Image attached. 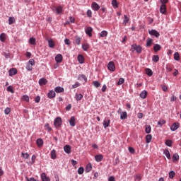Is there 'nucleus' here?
Instances as JSON below:
<instances>
[{"label": "nucleus", "instance_id": "79ce46f5", "mask_svg": "<svg viewBox=\"0 0 181 181\" xmlns=\"http://www.w3.org/2000/svg\"><path fill=\"white\" fill-rule=\"evenodd\" d=\"M83 98V95L79 93L76 95V101H80Z\"/></svg>", "mask_w": 181, "mask_h": 181}, {"label": "nucleus", "instance_id": "a19ab883", "mask_svg": "<svg viewBox=\"0 0 181 181\" xmlns=\"http://www.w3.org/2000/svg\"><path fill=\"white\" fill-rule=\"evenodd\" d=\"M179 159V155L177 153H175L173 156V162H177V160Z\"/></svg>", "mask_w": 181, "mask_h": 181}, {"label": "nucleus", "instance_id": "69168bd1", "mask_svg": "<svg viewBox=\"0 0 181 181\" xmlns=\"http://www.w3.org/2000/svg\"><path fill=\"white\" fill-rule=\"evenodd\" d=\"M64 43H65V45H70L71 43V42H70L69 39L66 38L64 40Z\"/></svg>", "mask_w": 181, "mask_h": 181}, {"label": "nucleus", "instance_id": "f257e3e1", "mask_svg": "<svg viewBox=\"0 0 181 181\" xmlns=\"http://www.w3.org/2000/svg\"><path fill=\"white\" fill-rule=\"evenodd\" d=\"M131 50L132 52H136L139 54L142 53V47L141 45H137L136 44L132 45V49Z\"/></svg>", "mask_w": 181, "mask_h": 181}, {"label": "nucleus", "instance_id": "4468645a", "mask_svg": "<svg viewBox=\"0 0 181 181\" xmlns=\"http://www.w3.org/2000/svg\"><path fill=\"white\" fill-rule=\"evenodd\" d=\"M64 151L66 153H71V146H70L69 145H66L64 147Z\"/></svg>", "mask_w": 181, "mask_h": 181}, {"label": "nucleus", "instance_id": "3c124183", "mask_svg": "<svg viewBox=\"0 0 181 181\" xmlns=\"http://www.w3.org/2000/svg\"><path fill=\"white\" fill-rule=\"evenodd\" d=\"M7 91H8V93H12V94H13V93H15V91L13 90V88L11 86H9L7 88Z\"/></svg>", "mask_w": 181, "mask_h": 181}, {"label": "nucleus", "instance_id": "c9c22d12", "mask_svg": "<svg viewBox=\"0 0 181 181\" xmlns=\"http://www.w3.org/2000/svg\"><path fill=\"white\" fill-rule=\"evenodd\" d=\"M152 60L154 63H158L159 62V56L158 55L153 56Z\"/></svg>", "mask_w": 181, "mask_h": 181}, {"label": "nucleus", "instance_id": "f03ea898", "mask_svg": "<svg viewBox=\"0 0 181 181\" xmlns=\"http://www.w3.org/2000/svg\"><path fill=\"white\" fill-rule=\"evenodd\" d=\"M62 117H58L54 121V125L55 128H60V127H62Z\"/></svg>", "mask_w": 181, "mask_h": 181}, {"label": "nucleus", "instance_id": "09e8293b", "mask_svg": "<svg viewBox=\"0 0 181 181\" xmlns=\"http://www.w3.org/2000/svg\"><path fill=\"white\" fill-rule=\"evenodd\" d=\"M128 22H129V18H128V16H127V15H124L123 23H124V25H127V23H128Z\"/></svg>", "mask_w": 181, "mask_h": 181}, {"label": "nucleus", "instance_id": "a18cd8bd", "mask_svg": "<svg viewBox=\"0 0 181 181\" xmlns=\"http://www.w3.org/2000/svg\"><path fill=\"white\" fill-rule=\"evenodd\" d=\"M112 5L113 8H118V2H117V0H112Z\"/></svg>", "mask_w": 181, "mask_h": 181}, {"label": "nucleus", "instance_id": "37998d69", "mask_svg": "<svg viewBox=\"0 0 181 181\" xmlns=\"http://www.w3.org/2000/svg\"><path fill=\"white\" fill-rule=\"evenodd\" d=\"M165 124H166V121L165 119H160L158 122V125H160V127H162V125H165Z\"/></svg>", "mask_w": 181, "mask_h": 181}, {"label": "nucleus", "instance_id": "ea45409f", "mask_svg": "<svg viewBox=\"0 0 181 181\" xmlns=\"http://www.w3.org/2000/svg\"><path fill=\"white\" fill-rule=\"evenodd\" d=\"M30 45H36V39L35 37H30L29 40Z\"/></svg>", "mask_w": 181, "mask_h": 181}, {"label": "nucleus", "instance_id": "5fc2aeb1", "mask_svg": "<svg viewBox=\"0 0 181 181\" xmlns=\"http://www.w3.org/2000/svg\"><path fill=\"white\" fill-rule=\"evenodd\" d=\"M32 66L33 65L27 64L26 69L28 70V71H32V70H33V67Z\"/></svg>", "mask_w": 181, "mask_h": 181}, {"label": "nucleus", "instance_id": "680f3d73", "mask_svg": "<svg viewBox=\"0 0 181 181\" xmlns=\"http://www.w3.org/2000/svg\"><path fill=\"white\" fill-rule=\"evenodd\" d=\"M28 64H30V66H34L35 64V59H30Z\"/></svg>", "mask_w": 181, "mask_h": 181}, {"label": "nucleus", "instance_id": "f704fd0d", "mask_svg": "<svg viewBox=\"0 0 181 181\" xmlns=\"http://www.w3.org/2000/svg\"><path fill=\"white\" fill-rule=\"evenodd\" d=\"M108 35V32L103 30L100 33V37H105Z\"/></svg>", "mask_w": 181, "mask_h": 181}, {"label": "nucleus", "instance_id": "6e6d98bb", "mask_svg": "<svg viewBox=\"0 0 181 181\" xmlns=\"http://www.w3.org/2000/svg\"><path fill=\"white\" fill-rule=\"evenodd\" d=\"M45 129L47 131H48V132H50V131H52V128L50 127V126L49 125V123H47L45 124Z\"/></svg>", "mask_w": 181, "mask_h": 181}, {"label": "nucleus", "instance_id": "bb28decb", "mask_svg": "<svg viewBox=\"0 0 181 181\" xmlns=\"http://www.w3.org/2000/svg\"><path fill=\"white\" fill-rule=\"evenodd\" d=\"M82 49L85 52H87V50H88V49H90V45H88L87 43L82 45Z\"/></svg>", "mask_w": 181, "mask_h": 181}, {"label": "nucleus", "instance_id": "4d7b16f0", "mask_svg": "<svg viewBox=\"0 0 181 181\" xmlns=\"http://www.w3.org/2000/svg\"><path fill=\"white\" fill-rule=\"evenodd\" d=\"M86 15L88 18H91V16H93V11H91V10H88Z\"/></svg>", "mask_w": 181, "mask_h": 181}, {"label": "nucleus", "instance_id": "6e6552de", "mask_svg": "<svg viewBox=\"0 0 181 181\" xmlns=\"http://www.w3.org/2000/svg\"><path fill=\"white\" fill-rule=\"evenodd\" d=\"M160 12L163 15H166V4H162L160 7Z\"/></svg>", "mask_w": 181, "mask_h": 181}, {"label": "nucleus", "instance_id": "bf43d9fd", "mask_svg": "<svg viewBox=\"0 0 181 181\" xmlns=\"http://www.w3.org/2000/svg\"><path fill=\"white\" fill-rule=\"evenodd\" d=\"M31 165H33V163H35V160H36V156L35 155H33L31 157Z\"/></svg>", "mask_w": 181, "mask_h": 181}, {"label": "nucleus", "instance_id": "39448f33", "mask_svg": "<svg viewBox=\"0 0 181 181\" xmlns=\"http://www.w3.org/2000/svg\"><path fill=\"white\" fill-rule=\"evenodd\" d=\"M91 8L93 11H95V12H98V11H100V5H98L97 2L93 1L91 4Z\"/></svg>", "mask_w": 181, "mask_h": 181}, {"label": "nucleus", "instance_id": "393cba45", "mask_svg": "<svg viewBox=\"0 0 181 181\" xmlns=\"http://www.w3.org/2000/svg\"><path fill=\"white\" fill-rule=\"evenodd\" d=\"M148 95V92L146 90H143L140 93L141 98L145 99V98Z\"/></svg>", "mask_w": 181, "mask_h": 181}, {"label": "nucleus", "instance_id": "dca6fc26", "mask_svg": "<svg viewBox=\"0 0 181 181\" xmlns=\"http://www.w3.org/2000/svg\"><path fill=\"white\" fill-rule=\"evenodd\" d=\"M18 73V70H16V69L15 68H12L9 70L8 71V74L9 76H15V74H16Z\"/></svg>", "mask_w": 181, "mask_h": 181}, {"label": "nucleus", "instance_id": "c85d7f7f", "mask_svg": "<svg viewBox=\"0 0 181 181\" xmlns=\"http://www.w3.org/2000/svg\"><path fill=\"white\" fill-rule=\"evenodd\" d=\"M174 60H176L177 62H179V60H180V55L179 54V52H175Z\"/></svg>", "mask_w": 181, "mask_h": 181}, {"label": "nucleus", "instance_id": "aec40b11", "mask_svg": "<svg viewBox=\"0 0 181 181\" xmlns=\"http://www.w3.org/2000/svg\"><path fill=\"white\" fill-rule=\"evenodd\" d=\"M78 62L80 64H83V63H84V57L82 54L78 55Z\"/></svg>", "mask_w": 181, "mask_h": 181}, {"label": "nucleus", "instance_id": "20e7f679", "mask_svg": "<svg viewBox=\"0 0 181 181\" xmlns=\"http://www.w3.org/2000/svg\"><path fill=\"white\" fill-rule=\"evenodd\" d=\"M148 33L151 36H155V37H159L160 36V34L156 30H148Z\"/></svg>", "mask_w": 181, "mask_h": 181}, {"label": "nucleus", "instance_id": "4c0bfd02", "mask_svg": "<svg viewBox=\"0 0 181 181\" xmlns=\"http://www.w3.org/2000/svg\"><path fill=\"white\" fill-rule=\"evenodd\" d=\"M145 131H146V134H151V125H146Z\"/></svg>", "mask_w": 181, "mask_h": 181}, {"label": "nucleus", "instance_id": "ddd939ff", "mask_svg": "<svg viewBox=\"0 0 181 181\" xmlns=\"http://www.w3.org/2000/svg\"><path fill=\"white\" fill-rule=\"evenodd\" d=\"M47 97L48 98H54V97H56V93L54 92V90H51L49 91V93H47Z\"/></svg>", "mask_w": 181, "mask_h": 181}, {"label": "nucleus", "instance_id": "2f4dec72", "mask_svg": "<svg viewBox=\"0 0 181 181\" xmlns=\"http://www.w3.org/2000/svg\"><path fill=\"white\" fill-rule=\"evenodd\" d=\"M164 155H165V156L168 159H170V153L169 152V150L165 149L164 150Z\"/></svg>", "mask_w": 181, "mask_h": 181}, {"label": "nucleus", "instance_id": "473e14b6", "mask_svg": "<svg viewBox=\"0 0 181 181\" xmlns=\"http://www.w3.org/2000/svg\"><path fill=\"white\" fill-rule=\"evenodd\" d=\"M146 143H147V144H149V143L151 142V141H152V135L148 134V135L146 136Z\"/></svg>", "mask_w": 181, "mask_h": 181}, {"label": "nucleus", "instance_id": "f8f14e48", "mask_svg": "<svg viewBox=\"0 0 181 181\" xmlns=\"http://www.w3.org/2000/svg\"><path fill=\"white\" fill-rule=\"evenodd\" d=\"M55 61L57 62V63H62V62H63V56L60 54H58L55 57Z\"/></svg>", "mask_w": 181, "mask_h": 181}, {"label": "nucleus", "instance_id": "412c9836", "mask_svg": "<svg viewBox=\"0 0 181 181\" xmlns=\"http://www.w3.org/2000/svg\"><path fill=\"white\" fill-rule=\"evenodd\" d=\"M162 49V46H160L159 44H155L153 47L154 52H159Z\"/></svg>", "mask_w": 181, "mask_h": 181}, {"label": "nucleus", "instance_id": "0e129e2a", "mask_svg": "<svg viewBox=\"0 0 181 181\" xmlns=\"http://www.w3.org/2000/svg\"><path fill=\"white\" fill-rule=\"evenodd\" d=\"M77 87H80V83L78 82H76V83L72 86V88H77Z\"/></svg>", "mask_w": 181, "mask_h": 181}, {"label": "nucleus", "instance_id": "8fccbe9b", "mask_svg": "<svg viewBox=\"0 0 181 181\" xmlns=\"http://www.w3.org/2000/svg\"><path fill=\"white\" fill-rule=\"evenodd\" d=\"M78 175H83L84 173V168L83 167H81L78 170Z\"/></svg>", "mask_w": 181, "mask_h": 181}, {"label": "nucleus", "instance_id": "052dcab7", "mask_svg": "<svg viewBox=\"0 0 181 181\" xmlns=\"http://www.w3.org/2000/svg\"><path fill=\"white\" fill-rule=\"evenodd\" d=\"M165 145L167 146H172V140H166L165 141Z\"/></svg>", "mask_w": 181, "mask_h": 181}, {"label": "nucleus", "instance_id": "6ab92c4d", "mask_svg": "<svg viewBox=\"0 0 181 181\" xmlns=\"http://www.w3.org/2000/svg\"><path fill=\"white\" fill-rule=\"evenodd\" d=\"M50 155H51V159H56V158H57V155L55 149L52 150Z\"/></svg>", "mask_w": 181, "mask_h": 181}, {"label": "nucleus", "instance_id": "a878e982", "mask_svg": "<svg viewBox=\"0 0 181 181\" xmlns=\"http://www.w3.org/2000/svg\"><path fill=\"white\" fill-rule=\"evenodd\" d=\"M0 40H1V42H4L5 40H6V34H5V33H1V34L0 35Z\"/></svg>", "mask_w": 181, "mask_h": 181}, {"label": "nucleus", "instance_id": "e2e57ef3", "mask_svg": "<svg viewBox=\"0 0 181 181\" xmlns=\"http://www.w3.org/2000/svg\"><path fill=\"white\" fill-rule=\"evenodd\" d=\"M128 117L127 114H122L120 116L121 119H127V118Z\"/></svg>", "mask_w": 181, "mask_h": 181}, {"label": "nucleus", "instance_id": "2eb2a0df", "mask_svg": "<svg viewBox=\"0 0 181 181\" xmlns=\"http://www.w3.org/2000/svg\"><path fill=\"white\" fill-rule=\"evenodd\" d=\"M41 179L42 181H50V177H47L45 173L41 174Z\"/></svg>", "mask_w": 181, "mask_h": 181}, {"label": "nucleus", "instance_id": "603ef678", "mask_svg": "<svg viewBox=\"0 0 181 181\" xmlns=\"http://www.w3.org/2000/svg\"><path fill=\"white\" fill-rule=\"evenodd\" d=\"M125 82V80L124 79V78H120L119 79V81L117 82L118 86H121V84H124V83Z\"/></svg>", "mask_w": 181, "mask_h": 181}, {"label": "nucleus", "instance_id": "9b49d317", "mask_svg": "<svg viewBox=\"0 0 181 181\" xmlns=\"http://www.w3.org/2000/svg\"><path fill=\"white\" fill-rule=\"evenodd\" d=\"M69 124L71 127H76V117L72 116L69 119Z\"/></svg>", "mask_w": 181, "mask_h": 181}, {"label": "nucleus", "instance_id": "0eeeda50", "mask_svg": "<svg viewBox=\"0 0 181 181\" xmlns=\"http://www.w3.org/2000/svg\"><path fill=\"white\" fill-rule=\"evenodd\" d=\"M85 32L89 37H91V36H93V28L91 27L86 28L85 30Z\"/></svg>", "mask_w": 181, "mask_h": 181}, {"label": "nucleus", "instance_id": "72a5a7b5", "mask_svg": "<svg viewBox=\"0 0 181 181\" xmlns=\"http://www.w3.org/2000/svg\"><path fill=\"white\" fill-rule=\"evenodd\" d=\"M95 158L96 162H101V160H103V155L95 156Z\"/></svg>", "mask_w": 181, "mask_h": 181}, {"label": "nucleus", "instance_id": "49530a36", "mask_svg": "<svg viewBox=\"0 0 181 181\" xmlns=\"http://www.w3.org/2000/svg\"><path fill=\"white\" fill-rule=\"evenodd\" d=\"M169 177L170 179H173V177H175V175H176V173H175V171H170L169 173Z\"/></svg>", "mask_w": 181, "mask_h": 181}, {"label": "nucleus", "instance_id": "c03bdc74", "mask_svg": "<svg viewBox=\"0 0 181 181\" xmlns=\"http://www.w3.org/2000/svg\"><path fill=\"white\" fill-rule=\"evenodd\" d=\"M78 78H80V80H84L85 82H87V76H86L84 74L79 75Z\"/></svg>", "mask_w": 181, "mask_h": 181}, {"label": "nucleus", "instance_id": "9d476101", "mask_svg": "<svg viewBox=\"0 0 181 181\" xmlns=\"http://www.w3.org/2000/svg\"><path fill=\"white\" fill-rule=\"evenodd\" d=\"M110 122H111V120H110V119L105 118V120L103 121L104 128H108V127H110Z\"/></svg>", "mask_w": 181, "mask_h": 181}, {"label": "nucleus", "instance_id": "a211bd4d", "mask_svg": "<svg viewBox=\"0 0 181 181\" xmlns=\"http://www.w3.org/2000/svg\"><path fill=\"white\" fill-rule=\"evenodd\" d=\"M179 123H173V124L170 127V129L172 131H176V129H177L179 128Z\"/></svg>", "mask_w": 181, "mask_h": 181}, {"label": "nucleus", "instance_id": "de8ad7c7", "mask_svg": "<svg viewBox=\"0 0 181 181\" xmlns=\"http://www.w3.org/2000/svg\"><path fill=\"white\" fill-rule=\"evenodd\" d=\"M15 23V18L13 17H10L8 18V25H13Z\"/></svg>", "mask_w": 181, "mask_h": 181}, {"label": "nucleus", "instance_id": "423d86ee", "mask_svg": "<svg viewBox=\"0 0 181 181\" xmlns=\"http://www.w3.org/2000/svg\"><path fill=\"white\" fill-rule=\"evenodd\" d=\"M107 69L110 71H115V64H114V62H110L107 64Z\"/></svg>", "mask_w": 181, "mask_h": 181}, {"label": "nucleus", "instance_id": "7c9ffc66", "mask_svg": "<svg viewBox=\"0 0 181 181\" xmlns=\"http://www.w3.org/2000/svg\"><path fill=\"white\" fill-rule=\"evenodd\" d=\"M21 155H22V157L23 158V159H29V158H30V156L28 153L22 152Z\"/></svg>", "mask_w": 181, "mask_h": 181}, {"label": "nucleus", "instance_id": "c756f323", "mask_svg": "<svg viewBox=\"0 0 181 181\" xmlns=\"http://www.w3.org/2000/svg\"><path fill=\"white\" fill-rule=\"evenodd\" d=\"M48 46L49 47H51V48L54 47V42H53V40L52 39L48 40Z\"/></svg>", "mask_w": 181, "mask_h": 181}, {"label": "nucleus", "instance_id": "13d9d810", "mask_svg": "<svg viewBox=\"0 0 181 181\" xmlns=\"http://www.w3.org/2000/svg\"><path fill=\"white\" fill-rule=\"evenodd\" d=\"M22 100L23 101H27L28 103L29 101V96H28L27 95H24L22 98Z\"/></svg>", "mask_w": 181, "mask_h": 181}, {"label": "nucleus", "instance_id": "864d4df0", "mask_svg": "<svg viewBox=\"0 0 181 181\" xmlns=\"http://www.w3.org/2000/svg\"><path fill=\"white\" fill-rule=\"evenodd\" d=\"M166 70L167 71L170 72L173 70V67L172 66V65H167Z\"/></svg>", "mask_w": 181, "mask_h": 181}, {"label": "nucleus", "instance_id": "774afa93", "mask_svg": "<svg viewBox=\"0 0 181 181\" xmlns=\"http://www.w3.org/2000/svg\"><path fill=\"white\" fill-rule=\"evenodd\" d=\"M27 181H36V180L34 177H31V178H26Z\"/></svg>", "mask_w": 181, "mask_h": 181}, {"label": "nucleus", "instance_id": "338daca9", "mask_svg": "<svg viewBox=\"0 0 181 181\" xmlns=\"http://www.w3.org/2000/svg\"><path fill=\"white\" fill-rule=\"evenodd\" d=\"M5 114H9V112H11V108L7 107L6 108V110H4Z\"/></svg>", "mask_w": 181, "mask_h": 181}, {"label": "nucleus", "instance_id": "4be33fe9", "mask_svg": "<svg viewBox=\"0 0 181 181\" xmlns=\"http://www.w3.org/2000/svg\"><path fill=\"white\" fill-rule=\"evenodd\" d=\"M37 145L38 148H41V146H43V139H37Z\"/></svg>", "mask_w": 181, "mask_h": 181}, {"label": "nucleus", "instance_id": "cd10ccee", "mask_svg": "<svg viewBox=\"0 0 181 181\" xmlns=\"http://www.w3.org/2000/svg\"><path fill=\"white\" fill-rule=\"evenodd\" d=\"M75 43L76 45H78V46H79L80 43H81V37L76 36L75 37Z\"/></svg>", "mask_w": 181, "mask_h": 181}, {"label": "nucleus", "instance_id": "5701e85b", "mask_svg": "<svg viewBox=\"0 0 181 181\" xmlns=\"http://www.w3.org/2000/svg\"><path fill=\"white\" fill-rule=\"evenodd\" d=\"M145 71L146 74H147V76H148L149 77H151V76H153V72L149 68L146 69Z\"/></svg>", "mask_w": 181, "mask_h": 181}, {"label": "nucleus", "instance_id": "7ed1b4c3", "mask_svg": "<svg viewBox=\"0 0 181 181\" xmlns=\"http://www.w3.org/2000/svg\"><path fill=\"white\" fill-rule=\"evenodd\" d=\"M52 11L54 12L55 11L57 15H60V13H63V12H64V11L63 10V6H54V8H52Z\"/></svg>", "mask_w": 181, "mask_h": 181}, {"label": "nucleus", "instance_id": "58836bf2", "mask_svg": "<svg viewBox=\"0 0 181 181\" xmlns=\"http://www.w3.org/2000/svg\"><path fill=\"white\" fill-rule=\"evenodd\" d=\"M152 42H153L152 39L148 38V39L147 40V42H146V46H147V47H151V46H152Z\"/></svg>", "mask_w": 181, "mask_h": 181}, {"label": "nucleus", "instance_id": "b1692460", "mask_svg": "<svg viewBox=\"0 0 181 181\" xmlns=\"http://www.w3.org/2000/svg\"><path fill=\"white\" fill-rule=\"evenodd\" d=\"M91 169H93V165H91V163H88L86 165V172L88 173V172H91Z\"/></svg>", "mask_w": 181, "mask_h": 181}, {"label": "nucleus", "instance_id": "f3484780", "mask_svg": "<svg viewBox=\"0 0 181 181\" xmlns=\"http://www.w3.org/2000/svg\"><path fill=\"white\" fill-rule=\"evenodd\" d=\"M54 91L55 93H64V88L60 87V86H57L54 88Z\"/></svg>", "mask_w": 181, "mask_h": 181}, {"label": "nucleus", "instance_id": "1a4fd4ad", "mask_svg": "<svg viewBox=\"0 0 181 181\" xmlns=\"http://www.w3.org/2000/svg\"><path fill=\"white\" fill-rule=\"evenodd\" d=\"M39 85L40 86H46V84H47V79L45 78H41L39 81Z\"/></svg>", "mask_w": 181, "mask_h": 181}, {"label": "nucleus", "instance_id": "e433bc0d", "mask_svg": "<svg viewBox=\"0 0 181 181\" xmlns=\"http://www.w3.org/2000/svg\"><path fill=\"white\" fill-rule=\"evenodd\" d=\"M93 84L94 87H95L96 88H98V87L101 86V83L100 82H98V81H93Z\"/></svg>", "mask_w": 181, "mask_h": 181}]
</instances>
